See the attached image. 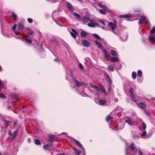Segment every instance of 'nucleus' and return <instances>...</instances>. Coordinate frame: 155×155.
Here are the masks:
<instances>
[{
  "label": "nucleus",
  "mask_w": 155,
  "mask_h": 155,
  "mask_svg": "<svg viewBox=\"0 0 155 155\" xmlns=\"http://www.w3.org/2000/svg\"><path fill=\"white\" fill-rule=\"evenodd\" d=\"M155 32V27H153V29L150 31V35L149 36V40L150 43L153 44L155 43V39H154V36L152 34Z\"/></svg>",
  "instance_id": "nucleus-1"
},
{
  "label": "nucleus",
  "mask_w": 155,
  "mask_h": 155,
  "mask_svg": "<svg viewBox=\"0 0 155 155\" xmlns=\"http://www.w3.org/2000/svg\"><path fill=\"white\" fill-rule=\"evenodd\" d=\"M90 23L87 24L88 26L91 27H95V25H97V23L93 19L90 20Z\"/></svg>",
  "instance_id": "nucleus-2"
},
{
  "label": "nucleus",
  "mask_w": 155,
  "mask_h": 155,
  "mask_svg": "<svg viewBox=\"0 0 155 155\" xmlns=\"http://www.w3.org/2000/svg\"><path fill=\"white\" fill-rule=\"evenodd\" d=\"M135 122L134 120L130 117H127L126 118L125 120V122L128 124L130 125H133Z\"/></svg>",
  "instance_id": "nucleus-3"
},
{
  "label": "nucleus",
  "mask_w": 155,
  "mask_h": 155,
  "mask_svg": "<svg viewBox=\"0 0 155 155\" xmlns=\"http://www.w3.org/2000/svg\"><path fill=\"white\" fill-rule=\"evenodd\" d=\"M75 81L76 82V84L77 87H79L81 86L82 85H84L85 86H87V84L85 83L83 81L80 82L77 80H75Z\"/></svg>",
  "instance_id": "nucleus-4"
},
{
  "label": "nucleus",
  "mask_w": 155,
  "mask_h": 155,
  "mask_svg": "<svg viewBox=\"0 0 155 155\" xmlns=\"http://www.w3.org/2000/svg\"><path fill=\"white\" fill-rule=\"evenodd\" d=\"M66 4L68 10L70 11L73 12L74 9L71 5L68 2H67Z\"/></svg>",
  "instance_id": "nucleus-5"
},
{
  "label": "nucleus",
  "mask_w": 155,
  "mask_h": 155,
  "mask_svg": "<svg viewBox=\"0 0 155 155\" xmlns=\"http://www.w3.org/2000/svg\"><path fill=\"white\" fill-rule=\"evenodd\" d=\"M72 32H70L71 35L72 37L74 38H75L76 37V35H77V32L76 31L73 29H71Z\"/></svg>",
  "instance_id": "nucleus-6"
},
{
  "label": "nucleus",
  "mask_w": 155,
  "mask_h": 155,
  "mask_svg": "<svg viewBox=\"0 0 155 155\" xmlns=\"http://www.w3.org/2000/svg\"><path fill=\"white\" fill-rule=\"evenodd\" d=\"M109 26L113 30H114L116 28V25L113 22H109L108 23Z\"/></svg>",
  "instance_id": "nucleus-7"
},
{
  "label": "nucleus",
  "mask_w": 155,
  "mask_h": 155,
  "mask_svg": "<svg viewBox=\"0 0 155 155\" xmlns=\"http://www.w3.org/2000/svg\"><path fill=\"white\" fill-rule=\"evenodd\" d=\"M90 20L89 17H87L85 16L83 17L82 20L83 23H87Z\"/></svg>",
  "instance_id": "nucleus-8"
},
{
  "label": "nucleus",
  "mask_w": 155,
  "mask_h": 155,
  "mask_svg": "<svg viewBox=\"0 0 155 155\" xmlns=\"http://www.w3.org/2000/svg\"><path fill=\"white\" fill-rule=\"evenodd\" d=\"M95 44L97 45V47L98 48H100V49H102L103 48V45L101 43L97 40L95 41Z\"/></svg>",
  "instance_id": "nucleus-9"
},
{
  "label": "nucleus",
  "mask_w": 155,
  "mask_h": 155,
  "mask_svg": "<svg viewBox=\"0 0 155 155\" xmlns=\"http://www.w3.org/2000/svg\"><path fill=\"white\" fill-rule=\"evenodd\" d=\"M130 147L132 150L134 152H136L137 150V148L134 147V144L133 143H131Z\"/></svg>",
  "instance_id": "nucleus-10"
},
{
  "label": "nucleus",
  "mask_w": 155,
  "mask_h": 155,
  "mask_svg": "<svg viewBox=\"0 0 155 155\" xmlns=\"http://www.w3.org/2000/svg\"><path fill=\"white\" fill-rule=\"evenodd\" d=\"M82 44L85 46L88 47L90 45V44L87 40H84L82 41Z\"/></svg>",
  "instance_id": "nucleus-11"
},
{
  "label": "nucleus",
  "mask_w": 155,
  "mask_h": 155,
  "mask_svg": "<svg viewBox=\"0 0 155 155\" xmlns=\"http://www.w3.org/2000/svg\"><path fill=\"white\" fill-rule=\"evenodd\" d=\"M140 20H141L142 22H144L146 24H147L148 23V21L147 19L144 15L141 16Z\"/></svg>",
  "instance_id": "nucleus-12"
},
{
  "label": "nucleus",
  "mask_w": 155,
  "mask_h": 155,
  "mask_svg": "<svg viewBox=\"0 0 155 155\" xmlns=\"http://www.w3.org/2000/svg\"><path fill=\"white\" fill-rule=\"evenodd\" d=\"M107 103V101L105 100L101 99L99 101V104L101 105H104Z\"/></svg>",
  "instance_id": "nucleus-13"
},
{
  "label": "nucleus",
  "mask_w": 155,
  "mask_h": 155,
  "mask_svg": "<svg viewBox=\"0 0 155 155\" xmlns=\"http://www.w3.org/2000/svg\"><path fill=\"white\" fill-rule=\"evenodd\" d=\"M73 149L76 155H79L80 153L81 152L79 150L77 149L75 147H73Z\"/></svg>",
  "instance_id": "nucleus-14"
},
{
  "label": "nucleus",
  "mask_w": 155,
  "mask_h": 155,
  "mask_svg": "<svg viewBox=\"0 0 155 155\" xmlns=\"http://www.w3.org/2000/svg\"><path fill=\"white\" fill-rule=\"evenodd\" d=\"M98 5L101 8H102L105 11H106L107 12H109V9L104 5H102L101 4H98Z\"/></svg>",
  "instance_id": "nucleus-15"
},
{
  "label": "nucleus",
  "mask_w": 155,
  "mask_h": 155,
  "mask_svg": "<svg viewBox=\"0 0 155 155\" xmlns=\"http://www.w3.org/2000/svg\"><path fill=\"white\" fill-rule=\"evenodd\" d=\"M103 52L104 54L105 57V58H108L110 56L108 52L105 49L103 50Z\"/></svg>",
  "instance_id": "nucleus-16"
},
{
  "label": "nucleus",
  "mask_w": 155,
  "mask_h": 155,
  "mask_svg": "<svg viewBox=\"0 0 155 155\" xmlns=\"http://www.w3.org/2000/svg\"><path fill=\"white\" fill-rule=\"evenodd\" d=\"M139 107L141 108H144L146 107V104L143 102H141L138 104Z\"/></svg>",
  "instance_id": "nucleus-17"
},
{
  "label": "nucleus",
  "mask_w": 155,
  "mask_h": 155,
  "mask_svg": "<svg viewBox=\"0 0 155 155\" xmlns=\"http://www.w3.org/2000/svg\"><path fill=\"white\" fill-rule=\"evenodd\" d=\"M18 29L19 30L22 31L23 30L24 28V27L22 24H18Z\"/></svg>",
  "instance_id": "nucleus-18"
},
{
  "label": "nucleus",
  "mask_w": 155,
  "mask_h": 155,
  "mask_svg": "<svg viewBox=\"0 0 155 155\" xmlns=\"http://www.w3.org/2000/svg\"><path fill=\"white\" fill-rule=\"evenodd\" d=\"M73 15L77 18L78 19H81V16L78 13L74 12L73 13Z\"/></svg>",
  "instance_id": "nucleus-19"
},
{
  "label": "nucleus",
  "mask_w": 155,
  "mask_h": 155,
  "mask_svg": "<svg viewBox=\"0 0 155 155\" xmlns=\"http://www.w3.org/2000/svg\"><path fill=\"white\" fill-rule=\"evenodd\" d=\"M119 17V18L124 17L125 18H128L131 17V16L130 14H126L123 15H120Z\"/></svg>",
  "instance_id": "nucleus-20"
},
{
  "label": "nucleus",
  "mask_w": 155,
  "mask_h": 155,
  "mask_svg": "<svg viewBox=\"0 0 155 155\" xmlns=\"http://www.w3.org/2000/svg\"><path fill=\"white\" fill-rule=\"evenodd\" d=\"M110 53L111 55L113 56H117V52L114 50H111Z\"/></svg>",
  "instance_id": "nucleus-21"
},
{
  "label": "nucleus",
  "mask_w": 155,
  "mask_h": 155,
  "mask_svg": "<svg viewBox=\"0 0 155 155\" xmlns=\"http://www.w3.org/2000/svg\"><path fill=\"white\" fill-rule=\"evenodd\" d=\"M111 61L113 62H118L119 59L117 57H113L111 59Z\"/></svg>",
  "instance_id": "nucleus-22"
},
{
  "label": "nucleus",
  "mask_w": 155,
  "mask_h": 155,
  "mask_svg": "<svg viewBox=\"0 0 155 155\" xmlns=\"http://www.w3.org/2000/svg\"><path fill=\"white\" fill-rule=\"evenodd\" d=\"M131 100L136 103L137 102V100L136 99V98L134 96V94H131Z\"/></svg>",
  "instance_id": "nucleus-23"
},
{
  "label": "nucleus",
  "mask_w": 155,
  "mask_h": 155,
  "mask_svg": "<svg viewBox=\"0 0 155 155\" xmlns=\"http://www.w3.org/2000/svg\"><path fill=\"white\" fill-rule=\"evenodd\" d=\"M81 35L82 37L85 38L86 37L87 35V34L85 31H82L81 32Z\"/></svg>",
  "instance_id": "nucleus-24"
},
{
  "label": "nucleus",
  "mask_w": 155,
  "mask_h": 155,
  "mask_svg": "<svg viewBox=\"0 0 155 155\" xmlns=\"http://www.w3.org/2000/svg\"><path fill=\"white\" fill-rule=\"evenodd\" d=\"M73 140L75 141V143H76V144L77 145H78L79 146L81 147L82 148H83V146L78 141L75 140L74 139H73Z\"/></svg>",
  "instance_id": "nucleus-25"
},
{
  "label": "nucleus",
  "mask_w": 155,
  "mask_h": 155,
  "mask_svg": "<svg viewBox=\"0 0 155 155\" xmlns=\"http://www.w3.org/2000/svg\"><path fill=\"white\" fill-rule=\"evenodd\" d=\"M107 68L108 69L111 71H113L114 70V67L112 65H109Z\"/></svg>",
  "instance_id": "nucleus-26"
},
{
  "label": "nucleus",
  "mask_w": 155,
  "mask_h": 155,
  "mask_svg": "<svg viewBox=\"0 0 155 155\" xmlns=\"http://www.w3.org/2000/svg\"><path fill=\"white\" fill-rule=\"evenodd\" d=\"M137 74L135 71H133L132 74V77L133 79H135L137 76Z\"/></svg>",
  "instance_id": "nucleus-27"
},
{
  "label": "nucleus",
  "mask_w": 155,
  "mask_h": 155,
  "mask_svg": "<svg viewBox=\"0 0 155 155\" xmlns=\"http://www.w3.org/2000/svg\"><path fill=\"white\" fill-rule=\"evenodd\" d=\"M101 90V92L104 94L105 95H106L107 94L106 91V90H105L104 88V87H102Z\"/></svg>",
  "instance_id": "nucleus-28"
},
{
  "label": "nucleus",
  "mask_w": 155,
  "mask_h": 155,
  "mask_svg": "<svg viewBox=\"0 0 155 155\" xmlns=\"http://www.w3.org/2000/svg\"><path fill=\"white\" fill-rule=\"evenodd\" d=\"M138 77L140 78L142 76V72L140 70H138L137 71Z\"/></svg>",
  "instance_id": "nucleus-29"
},
{
  "label": "nucleus",
  "mask_w": 155,
  "mask_h": 155,
  "mask_svg": "<svg viewBox=\"0 0 155 155\" xmlns=\"http://www.w3.org/2000/svg\"><path fill=\"white\" fill-rule=\"evenodd\" d=\"M141 124H142V127H143V130H145L146 129V124L143 122Z\"/></svg>",
  "instance_id": "nucleus-30"
},
{
  "label": "nucleus",
  "mask_w": 155,
  "mask_h": 155,
  "mask_svg": "<svg viewBox=\"0 0 155 155\" xmlns=\"http://www.w3.org/2000/svg\"><path fill=\"white\" fill-rule=\"evenodd\" d=\"M113 119V117L110 116H108L106 118V120L107 122H109Z\"/></svg>",
  "instance_id": "nucleus-31"
},
{
  "label": "nucleus",
  "mask_w": 155,
  "mask_h": 155,
  "mask_svg": "<svg viewBox=\"0 0 155 155\" xmlns=\"http://www.w3.org/2000/svg\"><path fill=\"white\" fill-rule=\"evenodd\" d=\"M18 131L17 130H16L14 132L12 135L13 137V138H15L16 137V135L17 134H18Z\"/></svg>",
  "instance_id": "nucleus-32"
},
{
  "label": "nucleus",
  "mask_w": 155,
  "mask_h": 155,
  "mask_svg": "<svg viewBox=\"0 0 155 155\" xmlns=\"http://www.w3.org/2000/svg\"><path fill=\"white\" fill-rule=\"evenodd\" d=\"M35 144L37 145H40L41 144V142L40 141L37 139L35 140Z\"/></svg>",
  "instance_id": "nucleus-33"
},
{
  "label": "nucleus",
  "mask_w": 155,
  "mask_h": 155,
  "mask_svg": "<svg viewBox=\"0 0 155 155\" xmlns=\"http://www.w3.org/2000/svg\"><path fill=\"white\" fill-rule=\"evenodd\" d=\"M146 134H147V132H146V131L144 130V131L141 134L142 137L143 138H145V136L146 135Z\"/></svg>",
  "instance_id": "nucleus-34"
},
{
  "label": "nucleus",
  "mask_w": 155,
  "mask_h": 155,
  "mask_svg": "<svg viewBox=\"0 0 155 155\" xmlns=\"http://www.w3.org/2000/svg\"><path fill=\"white\" fill-rule=\"evenodd\" d=\"M93 35L95 37V38L97 39H100L101 38L100 37L96 34H93Z\"/></svg>",
  "instance_id": "nucleus-35"
},
{
  "label": "nucleus",
  "mask_w": 155,
  "mask_h": 155,
  "mask_svg": "<svg viewBox=\"0 0 155 155\" xmlns=\"http://www.w3.org/2000/svg\"><path fill=\"white\" fill-rule=\"evenodd\" d=\"M25 40L26 42L29 44L31 43L32 42L31 40L30 39L25 38Z\"/></svg>",
  "instance_id": "nucleus-36"
},
{
  "label": "nucleus",
  "mask_w": 155,
  "mask_h": 155,
  "mask_svg": "<svg viewBox=\"0 0 155 155\" xmlns=\"http://www.w3.org/2000/svg\"><path fill=\"white\" fill-rule=\"evenodd\" d=\"M0 97L3 98L4 99H6V97L5 95L4 94L2 93H0Z\"/></svg>",
  "instance_id": "nucleus-37"
},
{
  "label": "nucleus",
  "mask_w": 155,
  "mask_h": 155,
  "mask_svg": "<svg viewBox=\"0 0 155 155\" xmlns=\"http://www.w3.org/2000/svg\"><path fill=\"white\" fill-rule=\"evenodd\" d=\"M11 16L15 20H16L17 16V15L15 14L14 13H13L12 15H11Z\"/></svg>",
  "instance_id": "nucleus-38"
},
{
  "label": "nucleus",
  "mask_w": 155,
  "mask_h": 155,
  "mask_svg": "<svg viewBox=\"0 0 155 155\" xmlns=\"http://www.w3.org/2000/svg\"><path fill=\"white\" fill-rule=\"evenodd\" d=\"M98 21L100 23H101L102 24H103L104 26L105 25V23H104V20H99Z\"/></svg>",
  "instance_id": "nucleus-39"
},
{
  "label": "nucleus",
  "mask_w": 155,
  "mask_h": 155,
  "mask_svg": "<svg viewBox=\"0 0 155 155\" xmlns=\"http://www.w3.org/2000/svg\"><path fill=\"white\" fill-rule=\"evenodd\" d=\"M90 85L91 86V87L93 88H94V89H96L97 87V86L95 85H94V84H90Z\"/></svg>",
  "instance_id": "nucleus-40"
},
{
  "label": "nucleus",
  "mask_w": 155,
  "mask_h": 155,
  "mask_svg": "<svg viewBox=\"0 0 155 155\" xmlns=\"http://www.w3.org/2000/svg\"><path fill=\"white\" fill-rule=\"evenodd\" d=\"M133 91H134V89H133V88H130L129 90V92L131 93V94H133Z\"/></svg>",
  "instance_id": "nucleus-41"
},
{
  "label": "nucleus",
  "mask_w": 155,
  "mask_h": 155,
  "mask_svg": "<svg viewBox=\"0 0 155 155\" xmlns=\"http://www.w3.org/2000/svg\"><path fill=\"white\" fill-rule=\"evenodd\" d=\"M17 26V25L16 24H15L14 25H13L12 28V30L13 31H14L15 30V28H16Z\"/></svg>",
  "instance_id": "nucleus-42"
},
{
  "label": "nucleus",
  "mask_w": 155,
  "mask_h": 155,
  "mask_svg": "<svg viewBox=\"0 0 155 155\" xmlns=\"http://www.w3.org/2000/svg\"><path fill=\"white\" fill-rule=\"evenodd\" d=\"M79 68L81 69H84V67L83 65L81 63H79Z\"/></svg>",
  "instance_id": "nucleus-43"
},
{
  "label": "nucleus",
  "mask_w": 155,
  "mask_h": 155,
  "mask_svg": "<svg viewBox=\"0 0 155 155\" xmlns=\"http://www.w3.org/2000/svg\"><path fill=\"white\" fill-rule=\"evenodd\" d=\"M102 87L101 88L97 86V88L96 89L97 91L98 92L101 91V90Z\"/></svg>",
  "instance_id": "nucleus-44"
},
{
  "label": "nucleus",
  "mask_w": 155,
  "mask_h": 155,
  "mask_svg": "<svg viewBox=\"0 0 155 155\" xmlns=\"http://www.w3.org/2000/svg\"><path fill=\"white\" fill-rule=\"evenodd\" d=\"M3 121H4V123H5V124H7V125H8V124L10 123V122L9 121H7V120H3Z\"/></svg>",
  "instance_id": "nucleus-45"
},
{
  "label": "nucleus",
  "mask_w": 155,
  "mask_h": 155,
  "mask_svg": "<svg viewBox=\"0 0 155 155\" xmlns=\"http://www.w3.org/2000/svg\"><path fill=\"white\" fill-rule=\"evenodd\" d=\"M99 11L102 14H106V12L105 11H103L102 9H100Z\"/></svg>",
  "instance_id": "nucleus-46"
},
{
  "label": "nucleus",
  "mask_w": 155,
  "mask_h": 155,
  "mask_svg": "<svg viewBox=\"0 0 155 155\" xmlns=\"http://www.w3.org/2000/svg\"><path fill=\"white\" fill-rule=\"evenodd\" d=\"M28 22L30 23H31L33 22V20L30 18H28Z\"/></svg>",
  "instance_id": "nucleus-47"
},
{
  "label": "nucleus",
  "mask_w": 155,
  "mask_h": 155,
  "mask_svg": "<svg viewBox=\"0 0 155 155\" xmlns=\"http://www.w3.org/2000/svg\"><path fill=\"white\" fill-rule=\"evenodd\" d=\"M50 141L51 142H53L55 141V140L54 139V137H50Z\"/></svg>",
  "instance_id": "nucleus-48"
},
{
  "label": "nucleus",
  "mask_w": 155,
  "mask_h": 155,
  "mask_svg": "<svg viewBox=\"0 0 155 155\" xmlns=\"http://www.w3.org/2000/svg\"><path fill=\"white\" fill-rule=\"evenodd\" d=\"M0 85H1L3 88L4 87V85L3 82L0 80Z\"/></svg>",
  "instance_id": "nucleus-49"
},
{
  "label": "nucleus",
  "mask_w": 155,
  "mask_h": 155,
  "mask_svg": "<svg viewBox=\"0 0 155 155\" xmlns=\"http://www.w3.org/2000/svg\"><path fill=\"white\" fill-rule=\"evenodd\" d=\"M49 146L48 144H47L46 145H44L43 146V148L45 149H47L48 148V147Z\"/></svg>",
  "instance_id": "nucleus-50"
},
{
  "label": "nucleus",
  "mask_w": 155,
  "mask_h": 155,
  "mask_svg": "<svg viewBox=\"0 0 155 155\" xmlns=\"http://www.w3.org/2000/svg\"><path fill=\"white\" fill-rule=\"evenodd\" d=\"M15 33V34L16 35H19V32L17 31H16V30H15L14 31H13Z\"/></svg>",
  "instance_id": "nucleus-51"
},
{
  "label": "nucleus",
  "mask_w": 155,
  "mask_h": 155,
  "mask_svg": "<svg viewBox=\"0 0 155 155\" xmlns=\"http://www.w3.org/2000/svg\"><path fill=\"white\" fill-rule=\"evenodd\" d=\"M133 137L134 140H135L138 138V137L135 135L133 136Z\"/></svg>",
  "instance_id": "nucleus-52"
},
{
  "label": "nucleus",
  "mask_w": 155,
  "mask_h": 155,
  "mask_svg": "<svg viewBox=\"0 0 155 155\" xmlns=\"http://www.w3.org/2000/svg\"><path fill=\"white\" fill-rule=\"evenodd\" d=\"M138 155H143L142 152L140 150H139L138 153Z\"/></svg>",
  "instance_id": "nucleus-53"
},
{
  "label": "nucleus",
  "mask_w": 155,
  "mask_h": 155,
  "mask_svg": "<svg viewBox=\"0 0 155 155\" xmlns=\"http://www.w3.org/2000/svg\"><path fill=\"white\" fill-rule=\"evenodd\" d=\"M118 68H117V69H120L121 68V65L120 64H119L118 65Z\"/></svg>",
  "instance_id": "nucleus-54"
},
{
  "label": "nucleus",
  "mask_w": 155,
  "mask_h": 155,
  "mask_svg": "<svg viewBox=\"0 0 155 155\" xmlns=\"http://www.w3.org/2000/svg\"><path fill=\"white\" fill-rule=\"evenodd\" d=\"M104 75H105L106 77L107 78H109V75L107 74V73H105Z\"/></svg>",
  "instance_id": "nucleus-55"
},
{
  "label": "nucleus",
  "mask_w": 155,
  "mask_h": 155,
  "mask_svg": "<svg viewBox=\"0 0 155 155\" xmlns=\"http://www.w3.org/2000/svg\"><path fill=\"white\" fill-rule=\"evenodd\" d=\"M145 112L146 114L147 115L149 116V113L147 110H145Z\"/></svg>",
  "instance_id": "nucleus-56"
},
{
  "label": "nucleus",
  "mask_w": 155,
  "mask_h": 155,
  "mask_svg": "<svg viewBox=\"0 0 155 155\" xmlns=\"http://www.w3.org/2000/svg\"><path fill=\"white\" fill-rule=\"evenodd\" d=\"M101 40V41L103 42V43H104V42H105V41L104 40L103 38H100Z\"/></svg>",
  "instance_id": "nucleus-57"
},
{
  "label": "nucleus",
  "mask_w": 155,
  "mask_h": 155,
  "mask_svg": "<svg viewBox=\"0 0 155 155\" xmlns=\"http://www.w3.org/2000/svg\"><path fill=\"white\" fill-rule=\"evenodd\" d=\"M8 134L10 135H12V132L11 131H9Z\"/></svg>",
  "instance_id": "nucleus-58"
},
{
  "label": "nucleus",
  "mask_w": 155,
  "mask_h": 155,
  "mask_svg": "<svg viewBox=\"0 0 155 155\" xmlns=\"http://www.w3.org/2000/svg\"><path fill=\"white\" fill-rule=\"evenodd\" d=\"M54 61L56 62H57L58 61V59H55L54 60Z\"/></svg>",
  "instance_id": "nucleus-59"
},
{
  "label": "nucleus",
  "mask_w": 155,
  "mask_h": 155,
  "mask_svg": "<svg viewBox=\"0 0 155 155\" xmlns=\"http://www.w3.org/2000/svg\"><path fill=\"white\" fill-rule=\"evenodd\" d=\"M142 21H141V20L140 19V20H139V24H141L142 23Z\"/></svg>",
  "instance_id": "nucleus-60"
},
{
  "label": "nucleus",
  "mask_w": 155,
  "mask_h": 155,
  "mask_svg": "<svg viewBox=\"0 0 155 155\" xmlns=\"http://www.w3.org/2000/svg\"><path fill=\"white\" fill-rule=\"evenodd\" d=\"M111 87H109L108 89V91L109 92H110V91L111 90Z\"/></svg>",
  "instance_id": "nucleus-61"
},
{
  "label": "nucleus",
  "mask_w": 155,
  "mask_h": 155,
  "mask_svg": "<svg viewBox=\"0 0 155 155\" xmlns=\"http://www.w3.org/2000/svg\"><path fill=\"white\" fill-rule=\"evenodd\" d=\"M79 2H80L82 3V0H77Z\"/></svg>",
  "instance_id": "nucleus-62"
},
{
  "label": "nucleus",
  "mask_w": 155,
  "mask_h": 155,
  "mask_svg": "<svg viewBox=\"0 0 155 155\" xmlns=\"http://www.w3.org/2000/svg\"><path fill=\"white\" fill-rule=\"evenodd\" d=\"M114 128H115V129L117 130H119V129H120L119 128H118V129H117V127H114Z\"/></svg>",
  "instance_id": "nucleus-63"
},
{
  "label": "nucleus",
  "mask_w": 155,
  "mask_h": 155,
  "mask_svg": "<svg viewBox=\"0 0 155 155\" xmlns=\"http://www.w3.org/2000/svg\"><path fill=\"white\" fill-rule=\"evenodd\" d=\"M29 34L30 35H32V32H29Z\"/></svg>",
  "instance_id": "nucleus-64"
}]
</instances>
